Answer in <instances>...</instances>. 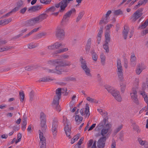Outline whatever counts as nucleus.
Segmentation results:
<instances>
[{"label":"nucleus","instance_id":"f257e3e1","mask_svg":"<svg viewBox=\"0 0 148 148\" xmlns=\"http://www.w3.org/2000/svg\"><path fill=\"white\" fill-rule=\"evenodd\" d=\"M48 64L49 65L56 66V69L59 73L63 71V67L70 66L71 62L67 61L64 62L60 60H55L49 61Z\"/></svg>","mask_w":148,"mask_h":148},{"label":"nucleus","instance_id":"f03ea898","mask_svg":"<svg viewBox=\"0 0 148 148\" xmlns=\"http://www.w3.org/2000/svg\"><path fill=\"white\" fill-rule=\"evenodd\" d=\"M117 74L118 76L119 79L121 82L120 83L121 90L122 92L123 93L125 89L126 85L122 82L123 80V69L121 65V60L118 59L117 61Z\"/></svg>","mask_w":148,"mask_h":148},{"label":"nucleus","instance_id":"7ed1b4c3","mask_svg":"<svg viewBox=\"0 0 148 148\" xmlns=\"http://www.w3.org/2000/svg\"><path fill=\"white\" fill-rule=\"evenodd\" d=\"M79 61L81 63V67L84 72L86 75L88 77H91L92 75L90 73V70L87 66L86 61L83 58V57H81L80 58Z\"/></svg>","mask_w":148,"mask_h":148},{"label":"nucleus","instance_id":"20e7f679","mask_svg":"<svg viewBox=\"0 0 148 148\" xmlns=\"http://www.w3.org/2000/svg\"><path fill=\"white\" fill-rule=\"evenodd\" d=\"M131 99L132 101L137 104H139V101L137 97V92L136 88H133L130 93Z\"/></svg>","mask_w":148,"mask_h":148},{"label":"nucleus","instance_id":"39448f33","mask_svg":"<svg viewBox=\"0 0 148 148\" xmlns=\"http://www.w3.org/2000/svg\"><path fill=\"white\" fill-rule=\"evenodd\" d=\"M58 123V119L57 118H54L53 120L51 128L52 131L54 136H56V135Z\"/></svg>","mask_w":148,"mask_h":148},{"label":"nucleus","instance_id":"423d86ee","mask_svg":"<svg viewBox=\"0 0 148 148\" xmlns=\"http://www.w3.org/2000/svg\"><path fill=\"white\" fill-rule=\"evenodd\" d=\"M76 12V10L75 8H72L70 10L68 11L64 15L62 21L65 22H67L68 21L72 14H75Z\"/></svg>","mask_w":148,"mask_h":148},{"label":"nucleus","instance_id":"0eeeda50","mask_svg":"<svg viewBox=\"0 0 148 148\" xmlns=\"http://www.w3.org/2000/svg\"><path fill=\"white\" fill-rule=\"evenodd\" d=\"M102 127L103 128L101 130V134L103 137H106L107 133L111 127L112 125L110 123H108L106 124L105 126Z\"/></svg>","mask_w":148,"mask_h":148},{"label":"nucleus","instance_id":"6e6552de","mask_svg":"<svg viewBox=\"0 0 148 148\" xmlns=\"http://www.w3.org/2000/svg\"><path fill=\"white\" fill-rule=\"evenodd\" d=\"M40 125L42 130L45 129L46 127V115L43 112H41L40 115Z\"/></svg>","mask_w":148,"mask_h":148},{"label":"nucleus","instance_id":"1a4fd4ad","mask_svg":"<svg viewBox=\"0 0 148 148\" xmlns=\"http://www.w3.org/2000/svg\"><path fill=\"white\" fill-rule=\"evenodd\" d=\"M143 10V8H140L134 12L132 17V18L134 21H136L143 15V13L142 12Z\"/></svg>","mask_w":148,"mask_h":148},{"label":"nucleus","instance_id":"9d476101","mask_svg":"<svg viewBox=\"0 0 148 148\" xmlns=\"http://www.w3.org/2000/svg\"><path fill=\"white\" fill-rule=\"evenodd\" d=\"M65 33L63 29L58 27L56 29V35L59 38H63L65 36Z\"/></svg>","mask_w":148,"mask_h":148},{"label":"nucleus","instance_id":"9b49d317","mask_svg":"<svg viewBox=\"0 0 148 148\" xmlns=\"http://www.w3.org/2000/svg\"><path fill=\"white\" fill-rule=\"evenodd\" d=\"M107 139L106 137L101 138L97 142V146L98 148H104L105 146V142Z\"/></svg>","mask_w":148,"mask_h":148},{"label":"nucleus","instance_id":"f8f14e48","mask_svg":"<svg viewBox=\"0 0 148 148\" xmlns=\"http://www.w3.org/2000/svg\"><path fill=\"white\" fill-rule=\"evenodd\" d=\"M80 112L82 116L86 114V117H88L90 115L89 107L88 104H86L85 108L82 109Z\"/></svg>","mask_w":148,"mask_h":148},{"label":"nucleus","instance_id":"ddd939ff","mask_svg":"<svg viewBox=\"0 0 148 148\" xmlns=\"http://www.w3.org/2000/svg\"><path fill=\"white\" fill-rule=\"evenodd\" d=\"M112 95L117 101L120 102L122 100V98L119 92L116 89H115L112 93Z\"/></svg>","mask_w":148,"mask_h":148},{"label":"nucleus","instance_id":"4468645a","mask_svg":"<svg viewBox=\"0 0 148 148\" xmlns=\"http://www.w3.org/2000/svg\"><path fill=\"white\" fill-rule=\"evenodd\" d=\"M35 18H32L25 22V25L27 26H33L38 23Z\"/></svg>","mask_w":148,"mask_h":148},{"label":"nucleus","instance_id":"2eb2a0df","mask_svg":"<svg viewBox=\"0 0 148 148\" xmlns=\"http://www.w3.org/2000/svg\"><path fill=\"white\" fill-rule=\"evenodd\" d=\"M64 125V130L66 134V136L69 137V138H71L70 136V134L71 132V127L70 125V124H67Z\"/></svg>","mask_w":148,"mask_h":148},{"label":"nucleus","instance_id":"dca6fc26","mask_svg":"<svg viewBox=\"0 0 148 148\" xmlns=\"http://www.w3.org/2000/svg\"><path fill=\"white\" fill-rule=\"evenodd\" d=\"M62 44L58 42H56L53 44L48 46V48L49 50H53L58 49L62 46Z\"/></svg>","mask_w":148,"mask_h":148},{"label":"nucleus","instance_id":"f3484780","mask_svg":"<svg viewBox=\"0 0 148 148\" xmlns=\"http://www.w3.org/2000/svg\"><path fill=\"white\" fill-rule=\"evenodd\" d=\"M146 66L143 64L141 63L138 66L136 69V73L137 75H139L142 71L146 68Z\"/></svg>","mask_w":148,"mask_h":148},{"label":"nucleus","instance_id":"a211bd4d","mask_svg":"<svg viewBox=\"0 0 148 148\" xmlns=\"http://www.w3.org/2000/svg\"><path fill=\"white\" fill-rule=\"evenodd\" d=\"M48 16V15L45 13L42 14L36 17V20L38 22H39L42 21L43 20L46 19Z\"/></svg>","mask_w":148,"mask_h":148},{"label":"nucleus","instance_id":"6ab92c4d","mask_svg":"<svg viewBox=\"0 0 148 148\" xmlns=\"http://www.w3.org/2000/svg\"><path fill=\"white\" fill-rule=\"evenodd\" d=\"M97 141L95 140L93 142L92 139H90L89 141L87 144L88 148H96V143Z\"/></svg>","mask_w":148,"mask_h":148},{"label":"nucleus","instance_id":"aec40b11","mask_svg":"<svg viewBox=\"0 0 148 148\" xmlns=\"http://www.w3.org/2000/svg\"><path fill=\"white\" fill-rule=\"evenodd\" d=\"M129 30V29L128 26L127 25L125 26L122 32V34L125 39H126L127 38Z\"/></svg>","mask_w":148,"mask_h":148},{"label":"nucleus","instance_id":"412c9836","mask_svg":"<svg viewBox=\"0 0 148 148\" xmlns=\"http://www.w3.org/2000/svg\"><path fill=\"white\" fill-rule=\"evenodd\" d=\"M73 0H63L61 1V3L63 4L61 6V9L62 10H64L67 6L68 3L70 1Z\"/></svg>","mask_w":148,"mask_h":148},{"label":"nucleus","instance_id":"4be33fe9","mask_svg":"<svg viewBox=\"0 0 148 148\" xmlns=\"http://www.w3.org/2000/svg\"><path fill=\"white\" fill-rule=\"evenodd\" d=\"M39 133V138L40 140V143H46L45 138L43 134L40 130L38 131Z\"/></svg>","mask_w":148,"mask_h":148},{"label":"nucleus","instance_id":"5701e85b","mask_svg":"<svg viewBox=\"0 0 148 148\" xmlns=\"http://www.w3.org/2000/svg\"><path fill=\"white\" fill-rule=\"evenodd\" d=\"M41 8V6L40 5H36L30 7L29 9V11H32L35 12L39 10Z\"/></svg>","mask_w":148,"mask_h":148},{"label":"nucleus","instance_id":"b1692460","mask_svg":"<svg viewBox=\"0 0 148 148\" xmlns=\"http://www.w3.org/2000/svg\"><path fill=\"white\" fill-rule=\"evenodd\" d=\"M109 17L107 16H103L101 20L100 21L99 24H101L103 23L106 24L109 21Z\"/></svg>","mask_w":148,"mask_h":148},{"label":"nucleus","instance_id":"393cba45","mask_svg":"<svg viewBox=\"0 0 148 148\" xmlns=\"http://www.w3.org/2000/svg\"><path fill=\"white\" fill-rule=\"evenodd\" d=\"M106 116L104 118L103 121L100 123L98 125V126L99 127L103 126L105 125L106 122L108 121V117L107 115H105Z\"/></svg>","mask_w":148,"mask_h":148},{"label":"nucleus","instance_id":"a878e982","mask_svg":"<svg viewBox=\"0 0 148 148\" xmlns=\"http://www.w3.org/2000/svg\"><path fill=\"white\" fill-rule=\"evenodd\" d=\"M148 25V19L145 22L142 23L138 27V29H143L145 28Z\"/></svg>","mask_w":148,"mask_h":148},{"label":"nucleus","instance_id":"bb28decb","mask_svg":"<svg viewBox=\"0 0 148 148\" xmlns=\"http://www.w3.org/2000/svg\"><path fill=\"white\" fill-rule=\"evenodd\" d=\"M53 80V79L52 78H51L50 77H47L42 78L40 79L39 81L44 82H47L51 81Z\"/></svg>","mask_w":148,"mask_h":148},{"label":"nucleus","instance_id":"cd10ccee","mask_svg":"<svg viewBox=\"0 0 148 148\" xmlns=\"http://www.w3.org/2000/svg\"><path fill=\"white\" fill-rule=\"evenodd\" d=\"M105 88L111 94L115 89L113 87L109 85H106L105 86Z\"/></svg>","mask_w":148,"mask_h":148},{"label":"nucleus","instance_id":"c85d7f7f","mask_svg":"<svg viewBox=\"0 0 148 148\" xmlns=\"http://www.w3.org/2000/svg\"><path fill=\"white\" fill-rule=\"evenodd\" d=\"M105 42L106 43V44L108 43V42H110V33H105Z\"/></svg>","mask_w":148,"mask_h":148},{"label":"nucleus","instance_id":"c756f323","mask_svg":"<svg viewBox=\"0 0 148 148\" xmlns=\"http://www.w3.org/2000/svg\"><path fill=\"white\" fill-rule=\"evenodd\" d=\"M64 89L63 88H58L56 90V95L55 96L58 97L60 98L61 97L62 93L61 90Z\"/></svg>","mask_w":148,"mask_h":148},{"label":"nucleus","instance_id":"7c9ffc66","mask_svg":"<svg viewBox=\"0 0 148 148\" xmlns=\"http://www.w3.org/2000/svg\"><path fill=\"white\" fill-rule=\"evenodd\" d=\"M38 43L32 42L28 44V47L29 49H31L35 48L38 46Z\"/></svg>","mask_w":148,"mask_h":148},{"label":"nucleus","instance_id":"2f4dec72","mask_svg":"<svg viewBox=\"0 0 148 148\" xmlns=\"http://www.w3.org/2000/svg\"><path fill=\"white\" fill-rule=\"evenodd\" d=\"M83 119V117L79 115H77L75 116V120L77 123H78V124L81 123Z\"/></svg>","mask_w":148,"mask_h":148},{"label":"nucleus","instance_id":"473e14b6","mask_svg":"<svg viewBox=\"0 0 148 148\" xmlns=\"http://www.w3.org/2000/svg\"><path fill=\"white\" fill-rule=\"evenodd\" d=\"M60 98L58 97L55 96L53 101V103L54 106L59 104V100Z\"/></svg>","mask_w":148,"mask_h":148},{"label":"nucleus","instance_id":"72a5a7b5","mask_svg":"<svg viewBox=\"0 0 148 148\" xmlns=\"http://www.w3.org/2000/svg\"><path fill=\"white\" fill-rule=\"evenodd\" d=\"M84 11L81 12L79 13L76 20V21L77 22L79 21L82 18L83 15L84 14Z\"/></svg>","mask_w":148,"mask_h":148},{"label":"nucleus","instance_id":"f704fd0d","mask_svg":"<svg viewBox=\"0 0 148 148\" xmlns=\"http://www.w3.org/2000/svg\"><path fill=\"white\" fill-rule=\"evenodd\" d=\"M68 49L67 48H64L56 51L55 52V54H57L58 53H61L66 52L68 50Z\"/></svg>","mask_w":148,"mask_h":148},{"label":"nucleus","instance_id":"c9c22d12","mask_svg":"<svg viewBox=\"0 0 148 148\" xmlns=\"http://www.w3.org/2000/svg\"><path fill=\"white\" fill-rule=\"evenodd\" d=\"M12 47L11 46H7L4 47H0V52L9 50L12 48Z\"/></svg>","mask_w":148,"mask_h":148},{"label":"nucleus","instance_id":"e433bc0d","mask_svg":"<svg viewBox=\"0 0 148 148\" xmlns=\"http://www.w3.org/2000/svg\"><path fill=\"white\" fill-rule=\"evenodd\" d=\"M86 100L90 102L97 103H98V101L95 99L91 98L90 97H87L86 99Z\"/></svg>","mask_w":148,"mask_h":148},{"label":"nucleus","instance_id":"4c0bfd02","mask_svg":"<svg viewBox=\"0 0 148 148\" xmlns=\"http://www.w3.org/2000/svg\"><path fill=\"white\" fill-rule=\"evenodd\" d=\"M100 58L101 59V62L102 64L103 65H104L105 64V60L106 58L103 53H102L101 54Z\"/></svg>","mask_w":148,"mask_h":148},{"label":"nucleus","instance_id":"58836bf2","mask_svg":"<svg viewBox=\"0 0 148 148\" xmlns=\"http://www.w3.org/2000/svg\"><path fill=\"white\" fill-rule=\"evenodd\" d=\"M47 72L49 73H56L58 74H60L62 72H60V73H58L56 69V67H55V69H48L47 71Z\"/></svg>","mask_w":148,"mask_h":148},{"label":"nucleus","instance_id":"ea45409f","mask_svg":"<svg viewBox=\"0 0 148 148\" xmlns=\"http://www.w3.org/2000/svg\"><path fill=\"white\" fill-rule=\"evenodd\" d=\"M123 125L121 124L119 125L115 130H114V132L116 134L118 133L123 128Z\"/></svg>","mask_w":148,"mask_h":148},{"label":"nucleus","instance_id":"a19ab883","mask_svg":"<svg viewBox=\"0 0 148 148\" xmlns=\"http://www.w3.org/2000/svg\"><path fill=\"white\" fill-rule=\"evenodd\" d=\"M114 13L115 15H119L123 14V12L120 9L115 10L114 11Z\"/></svg>","mask_w":148,"mask_h":148},{"label":"nucleus","instance_id":"79ce46f5","mask_svg":"<svg viewBox=\"0 0 148 148\" xmlns=\"http://www.w3.org/2000/svg\"><path fill=\"white\" fill-rule=\"evenodd\" d=\"M113 26V25L111 24H110L107 25L106 27V30L105 33H110V31L109 30L111 27Z\"/></svg>","mask_w":148,"mask_h":148},{"label":"nucleus","instance_id":"37998d69","mask_svg":"<svg viewBox=\"0 0 148 148\" xmlns=\"http://www.w3.org/2000/svg\"><path fill=\"white\" fill-rule=\"evenodd\" d=\"M143 4H145V3L143 0H141L139 1L138 2V4L135 6L134 8L136 9L138 8L140 5H142Z\"/></svg>","mask_w":148,"mask_h":148},{"label":"nucleus","instance_id":"c03bdc74","mask_svg":"<svg viewBox=\"0 0 148 148\" xmlns=\"http://www.w3.org/2000/svg\"><path fill=\"white\" fill-rule=\"evenodd\" d=\"M19 95L20 97H21L20 101L21 102H22L24 100V99L25 97V95L23 92L22 91V92H19Z\"/></svg>","mask_w":148,"mask_h":148},{"label":"nucleus","instance_id":"a18cd8bd","mask_svg":"<svg viewBox=\"0 0 148 148\" xmlns=\"http://www.w3.org/2000/svg\"><path fill=\"white\" fill-rule=\"evenodd\" d=\"M19 95L20 97H21L20 101L21 102H22L24 100V99L25 97V95L23 92L22 91V92H19Z\"/></svg>","mask_w":148,"mask_h":148},{"label":"nucleus","instance_id":"49530a36","mask_svg":"<svg viewBox=\"0 0 148 148\" xmlns=\"http://www.w3.org/2000/svg\"><path fill=\"white\" fill-rule=\"evenodd\" d=\"M23 118L21 125H26L27 124V118L24 115Z\"/></svg>","mask_w":148,"mask_h":148},{"label":"nucleus","instance_id":"de8ad7c7","mask_svg":"<svg viewBox=\"0 0 148 148\" xmlns=\"http://www.w3.org/2000/svg\"><path fill=\"white\" fill-rule=\"evenodd\" d=\"M108 45V43L106 44V43L105 42V44L103 45V48L106 50V52H108L109 51Z\"/></svg>","mask_w":148,"mask_h":148},{"label":"nucleus","instance_id":"09e8293b","mask_svg":"<svg viewBox=\"0 0 148 148\" xmlns=\"http://www.w3.org/2000/svg\"><path fill=\"white\" fill-rule=\"evenodd\" d=\"M60 3H61V1L59 3L56 4L55 5V7L56 8H59L60 7V10L59 12H62V11H63L64 10V9H64V10H62L61 9V5H62L63 4H62Z\"/></svg>","mask_w":148,"mask_h":148},{"label":"nucleus","instance_id":"8fccbe9b","mask_svg":"<svg viewBox=\"0 0 148 148\" xmlns=\"http://www.w3.org/2000/svg\"><path fill=\"white\" fill-rule=\"evenodd\" d=\"M90 48V45H86V46L85 49L86 50V53L88 54L89 52Z\"/></svg>","mask_w":148,"mask_h":148},{"label":"nucleus","instance_id":"3c124183","mask_svg":"<svg viewBox=\"0 0 148 148\" xmlns=\"http://www.w3.org/2000/svg\"><path fill=\"white\" fill-rule=\"evenodd\" d=\"M138 140L140 145H144L146 142L145 140H142V139L140 138H138Z\"/></svg>","mask_w":148,"mask_h":148},{"label":"nucleus","instance_id":"603ef678","mask_svg":"<svg viewBox=\"0 0 148 148\" xmlns=\"http://www.w3.org/2000/svg\"><path fill=\"white\" fill-rule=\"evenodd\" d=\"M124 65L125 67L127 69L128 67V61L126 58H124L123 60Z\"/></svg>","mask_w":148,"mask_h":148},{"label":"nucleus","instance_id":"864d4df0","mask_svg":"<svg viewBox=\"0 0 148 148\" xmlns=\"http://www.w3.org/2000/svg\"><path fill=\"white\" fill-rule=\"evenodd\" d=\"M63 123H64V125H66L67 124H69V123H68V120L67 119V118L65 116H63Z\"/></svg>","mask_w":148,"mask_h":148},{"label":"nucleus","instance_id":"5fc2aeb1","mask_svg":"<svg viewBox=\"0 0 148 148\" xmlns=\"http://www.w3.org/2000/svg\"><path fill=\"white\" fill-rule=\"evenodd\" d=\"M40 148H46V143H40Z\"/></svg>","mask_w":148,"mask_h":148},{"label":"nucleus","instance_id":"6e6d98bb","mask_svg":"<svg viewBox=\"0 0 148 148\" xmlns=\"http://www.w3.org/2000/svg\"><path fill=\"white\" fill-rule=\"evenodd\" d=\"M116 141L114 139H112L111 144V148H116Z\"/></svg>","mask_w":148,"mask_h":148},{"label":"nucleus","instance_id":"4d7b16f0","mask_svg":"<svg viewBox=\"0 0 148 148\" xmlns=\"http://www.w3.org/2000/svg\"><path fill=\"white\" fill-rule=\"evenodd\" d=\"M56 8L55 7L52 6L49 8L47 11L48 12H53L55 11Z\"/></svg>","mask_w":148,"mask_h":148},{"label":"nucleus","instance_id":"13d9d810","mask_svg":"<svg viewBox=\"0 0 148 148\" xmlns=\"http://www.w3.org/2000/svg\"><path fill=\"white\" fill-rule=\"evenodd\" d=\"M47 35V33L45 32H42L39 34L38 36L39 38H41L42 36H44Z\"/></svg>","mask_w":148,"mask_h":148},{"label":"nucleus","instance_id":"bf43d9fd","mask_svg":"<svg viewBox=\"0 0 148 148\" xmlns=\"http://www.w3.org/2000/svg\"><path fill=\"white\" fill-rule=\"evenodd\" d=\"M103 27L100 28V29L99 31V32L98 34L97 37H101V36L103 32Z\"/></svg>","mask_w":148,"mask_h":148},{"label":"nucleus","instance_id":"052dcab7","mask_svg":"<svg viewBox=\"0 0 148 148\" xmlns=\"http://www.w3.org/2000/svg\"><path fill=\"white\" fill-rule=\"evenodd\" d=\"M23 2L21 0L19 1L17 3V6L18 7H19V8H20L23 5Z\"/></svg>","mask_w":148,"mask_h":148},{"label":"nucleus","instance_id":"680f3d73","mask_svg":"<svg viewBox=\"0 0 148 148\" xmlns=\"http://www.w3.org/2000/svg\"><path fill=\"white\" fill-rule=\"evenodd\" d=\"M34 68L32 66H27L25 67V70L30 71L33 69Z\"/></svg>","mask_w":148,"mask_h":148},{"label":"nucleus","instance_id":"e2e57ef3","mask_svg":"<svg viewBox=\"0 0 148 148\" xmlns=\"http://www.w3.org/2000/svg\"><path fill=\"white\" fill-rule=\"evenodd\" d=\"M5 24H8L9 22H10L12 21V18H9L7 19H4L3 20Z\"/></svg>","mask_w":148,"mask_h":148},{"label":"nucleus","instance_id":"0e129e2a","mask_svg":"<svg viewBox=\"0 0 148 148\" xmlns=\"http://www.w3.org/2000/svg\"><path fill=\"white\" fill-rule=\"evenodd\" d=\"M34 96V92L33 91H32L29 93L30 99L31 101L33 100Z\"/></svg>","mask_w":148,"mask_h":148},{"label":"nucleus","instance_id":"69168bd1","mask_svg":"<svg viewBox=\"0 0 148 148\" xmlns=\"http://www.w3.org/2000/svg\"><path fill=\"white\" fill-rule=\"evenodd\" d=\"M54 107H55V108L57 111L59 112H60L61 110V108L59 104L55 105Z\"/></svg>","mask_w":148,"mask_h":148},{"label":"nucleus","instance_id":"338daca9","mask_svg":"<svg viewBox=\"0 0 148 148\" xmlns=\"http://www.w3.org/2000/svg\"><path fill=\"white\" fill-rule=\"evenodd\" d=\"M140 94L142 96L144 99V98H145V97H147V95H146V93L144 91H141L140 92Z\"/></svg>","mask_w":148,"mask_h":148},{"label":"nucleus","instance_id":"774afa93","mask_svg":"<svg viewBox=\"0 0 148 148\" xmlns=\"http://www.w3.org/2000/svg\"><path fill=\"white\" fill-rule=\"evenodd\" d=\"M92 57L94 61H96L97 60L98 57L96 53H94V54L92 55Z\"/></svg>","mask_w":148,"mask_h":148}]
</instances>
